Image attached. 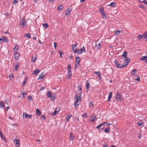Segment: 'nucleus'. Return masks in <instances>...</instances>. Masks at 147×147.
<instances>
[{"instance_id":"1","label":"nucleus","mask_w":147,"mask_h":147,"mask_svg":"<svg viewBox=\"0 0 147 147\" xmlns=\"http://www.w3.org/2000/svg\"><path fill=\"white\" fill-rule=\"evenodd\" d=\"M82 92H80L79 93L76 94L75 97V99L76 100L75 102L74 106L76 108L79 105V103H78L79 101H80L81 98H80L81 96Z\"/></svg>"},{"instance_id":"2","label":"nucleus","mask_w":147,"mask_h":147,"mask_svg":"<svg viewBox=\"0 0 147 147\" xmlns=\"http://www.w3.org/2000/svg\"><path fill=\"white\" fill-rule=\"evenodd\" d=\"M76 61L75 64V69H76L79 66L80 60V57H77L76 56Z\"/></svg>"},{"instance_id":"3","label":"nucleus","mask_w":147,"mask_h":147,"mask_svg":"<svg viewBox=\"0 0 147 147\" xmlns=\"http://www.w3.org/2000/svg\"><path fill=\"white\" fill-rule=\"evenodd\" d=\"M27 22L25 18L23 17L20 21V24L22 25L23 27L26 26Z\"/></svg>"},{"instance_id":"4","label":"nucleus","mask_w":147,"mask_h":147,"mask_svg":"<svg viewBox=\"0 0 147 147\" xmlns=\"http://www.w3.org/2000/svg\"><path fill=\"white\" fill-rule=\"evenodd\" d=\"M32 115L27 114L26 113H24L23 114V118L24 119L26 118L31 119L32 118Z\"/></svg>"},{"instance_id":"5","label":"nucleus","mask_w":147,"mask_h":147,"mask_svg":"<svg viewBox=\"0 0 147 147\" xmlns=\"http://www.w3.org/2000/svg\"><path fill=\"white\" fill-rule=\"evenodd\" d=\"M14 143L15 144L16 147H19L20 145V142L19 138L18 139H15L14 140Z\"/></svg>"},{"instance_id":"6","label":"nucleus","mask_w":147,"mask_h":147,"mask_svg":"<svg viewBox=\"0 0 147 147\" xmlns=\"http://www.w3.org/2000/svg\"><path fill=\"white\" fill-rule=\"evenodd\" d=\"M98 40L96 41V44L95 46V48L97 50L99 49L100 46L101 45V42L98 43Z\"/></svg>"},{"instance_id":"7","label":"nucleus","mask_w":147,"mask_h":147,"mask_svg":"<svg viewBox=\"0 0 147 147\" xmlns=\"http://www.w3.org/2000/svg\"><path fill=\"white\" fill-rule=\"evenodd\" d=\"M122 96L120 93H116V98L117 99H119L120 100H121L122 99L121 98Z\"/></svg>"},{"instance_id":"8","label":"nucleus","mask_w":147,"mask_h":147,"mask_svg":"<svg viewBox=\"0 0 147 147\" xmlns=\"http://www.w3.org/2000/svg\"><path fill=\"white\" fill-rule=\"evenodd\" d=\"M114 63L117 67L118 68H121V65L119 63L118 61H117L115 60Z\"/></svg>"},{"instance_id":"9","label":"nucleus","mask_w":147,"mask_h":147,"mask_svg":"<svg viewBox=\"0 0 147 147\" xmlns=\"http://www.w3.org/2000/svg\"><path fill=\"white\" fill-rule=\"evenodd\" d=\"M71 9H68L65 11V15L66 16H69L71 13Z\"/></svg>"},{"instance_id":"10","label":"nucleus","mask_w":147,"mask_h":147,"mask_svg":"<svg viewBox=\"0 0 147 147\" xmlns=\"http://www.w3.org/2000/svg\"><path fill=\"white\" fill-rule=\"evenodd\" d=\"M96 115L95 114L92 115L91 116V120L92 121L94 122L96 120Z\"/></svg>"},{"instance_id":"11","label":"nucleus","mask_w":147,"mask_h":147,"mask_svg":"<svg viewBox=\"0 0 147 147\" xmlns=\"http://www.w3.org/2000/svg\"><path fill=\"white\" fill-rule=\"evenodd\" d=\"M5 103L3 101H0V108H3L5 106Z\"/></svg>"},{"instance_id":"12","label":"nucleus","mask_w":147,"mask_h":147,"mask_svg":"<svg viewBox=\"0 0 147 147\" xmlns=\"http://www.w3.org/2000/svg\"><path fill=\"white\" fill-rule=\"evenodd\" d=\"M75 53H82V48L80 49H76V50H75Z\"/></svg>"},{"instance_id":"13","label":"nucleus","mask_w":147,"mask_h":147,"mask_svg":"<svg viewBox=\"0 0 147 147\" xmlns=\"http://www.w3.org/2000/svg\"><path fill=\"white\" fill-rule=\"evenodd\" d=\"M140 60L142 61H144L147 60V56L141 57L140 58Z\"/></svg>"},{"instance_id":"14","label":"nucleus","mask_w":147,"mask_h":147,"mask_svg":"<svg viewBox=\"0 0 147 147\" xmlns=\"http://www.w3.org/2000/svg\"><path fill=\"white\" fill-rule=\"evenodd\" d=\"M36 114L37 115L40 116L41 115V112L38 109L36 110Z\"/></svg>"},{"instance_id":"15","label":"nucleus","mask_w":147,"mask_h":147,"mask_svg":"<svg viewBox=\"0 0 147 147\" xmlns=\"http://www.w3.org/2000/svg\"><path fill=\"white\" fill-rule=\"evenodd\" d=\"M40 71V70L38 69H35L33 71V74L35 75L36 74L39 73Z\"/></svg>"},{"instance_id":"16","label":"nucleus","mask_w":147,"mask_h":147,"mask_svg":"<svg viewBox=\"0 0 147 147\" xmlns=\"http://www.w3.org/2000/svg\"><path fill=\"white\" fill-rule=\"evenodd\" d=\"M128 63L124 62L123 63L122 65L121 66V68H123L126 66L128 65Z\"/></svg>"},{"instance_id":"17","label":"nucleus","mask_w":147,"mask_h":147,"mask_svg":"<svg viewBox=\"0 0 147 147\" xmlns=\"http://www.w3.org/2000/svg\"><path fill=\"white\" fill-rule=\"evenodd\" d=\"M14 58L15 59H18L20 55L18 53H14Z\"/></svg>"},{"instance_id":"18","label":"nucleus","mask_w":147,"mask_h":147,"mask_svg":"<svg viewBox=\"0 0 147 147\" xmlns=\"http://www.w3.org/2000/svg\"><path fill=\"white\" fill-rule=\"evenodd\" d=\"M112 95V92H109L108 101H109L111 98Z\"/></svg>"},{"instance_id":"19","label":"nucleus","mask_w":147,"mask_h":147,"mask_svg":"<svg viewBox=\"0 0 147 147\" xmlns=\"http://www.w3.org/2000/svg\"><path fill=\"white\" fill-rule=\"evenodd\" d=\"M2 38L4 42H9V40L7 37L3 36L2 37Z\"/></svg>"},{"instance_id":"20","label":"nucleus","mask_w":147,"mask_h":147,"mask_svg":"<svg viewBox=\"0 0 147 147\" xmlns=\"http://www.w3.org/2000/svg\"><path fill=\"white\" fill-rule=\"evenodd\" d=\"M19 47L18 45H16L15 47L13 48V50L15 52H17L18 51V49H19Z\"/></svg>"},{"instance_id":"21","label":"nucleus","mask_w":147,"mask_h":147,"mask_svg":"<svg viewBox=\"0 0 147 147\" xmlns=\"http://www.w3.org/2000/svg\"><path fill=\"white\" fill-rule=\"evenodd\" d=\"M127 55V53L126 51H124L123 52L122 56L124 57V58H126Z\"/></svg>"},{"instance_id":"22","label":"nucleus","mask_w":147,"mask_h":147,"mask_svg":"<svg viewBox=\"0 0 147 147\" xmlns=\"http://www.w3.org/2000/svg\"><path fill=\"white\" fill-rule=\"evenodd\" d=\"M55 94H54L53 96H51V98H50V99L52 100H54L55 99Z\"/></svg>"},{"instance_id":"23","label":"nucleus","mask_w":147,"mask_h":147,"mask_svg":"<svg viewBox=\"0 0 147 147\" xmlns=\"http://www.w3.org/2000/svg\"><path fill=\"white\" fill-rule=\"evenodd\" d=\"M43 73H42L39 76L38 79H42L44 78L45 76L43 75Z\"/></svg>"},{"instance_id":"24","label":"nucleus","mask_w":147,"mask_h":147,"mask_svg":"<svg viewBox=\"0 0 147 147\" xmlns=\"http://www.w3.org/2000/svg\"><path fill=\"white\" fill-rule=\"evenodd\" d=\"M72 116L71 115H68L66 117V121H68Z\"/></svg>"},{"instance_id":"25","label":"nucleus","mask_w":147,"mask_h":147,"mask_svg":"<svg viewBox=\"0 0 147 147\" xmlns=\"http://www.w3.org/2000/svg\"><path fill=\"white\" fill-rule=\"evenodd\" d=\"M68 75L67 76V77L68 79H69L70 78V76L72 75V73L71 71H69L68 72Z\"/></svg>"},{"instance_id":"26","label":"nucleus","mask_w":147,"mask_h":147,"mask_svg":"<svg viewBox=\"0 0 147 147\" xmlns=\"http://www.w3.org/2000/svg\"><path fill=\"white\" fill-rule=\"evenodd\" d=\"M139 7L142 8L143 9H144L145 10H146L147 9V8L145 7H144V6L142 4L139 5Z\"/></svg>"},{"instance_id":"27","label":"nucleus","mask_w":147,"mask_h":147,"mask_svg":"<svg viewBox=\"0 0 147 147\" xmlns=\"http://www.w3.org/2000/svg\"><path fill=\"white\" fill-rule=\"evenodd\" d=\"M47 96L48 97L51 98V93L49 91H48L47 92Z\"/></svg>"},{"instance_id":"28","label":"nucleus","mask_w":147,"mask_h":147,"mask_svg":"<svg viewBox=\"0 0 147 147\" xmlns=\"http://www.w3.org/2000/svg\"><path fill=\"white\" fill-rule=\"evenodd\" d=\"M102 15V18L103 19H107V17L106 15L105 14V12L102 13H101Z\"/></svg>"},{"instance_id":"29","label":"nucleus","mask_w":147,"mask_h":147,"mask_svg":"<svg viewBox=\"0 0 147 147\" xmlns=\"http://www.w3.org/2000/svg\"><path fill=\"white\" fill-rule=\"evenodd\" d=\"M63 8V5H59L58 7V9L59 10H62Z\"/></svg>"},{"instance_id":"30","label":"nucleus","mask_w":147,"mask_h":147,"mask_svg":"<svg viewBox=\"0 0 147 147\" xmlns=\"http://www.w3.org/2000/svg\"><path fill=\"white\" fill-rule=\"evenodd\" d=\"M76 47V45H73L72 46V49L73 51L74 52L75 50H76V49H75V48Z\"/></svg>"},{"instance_id":"31","label":"nucleus","mask_w":147,"mask_h":147,"mask_svg":"<svg viewBox=\"0 0 147 147\" xmlns=\"http://www.w3.org/2000/svg\"><path fill=\"white\" fill-rule=\"evenodd\" d=\"M125 58V61L126 63H127L128 64L129 63L130 61V59L128 57H126V58Z\"/></svg>"},{"instance_id":"32","label":"nucleus","mask_w":147,"mask_h":147,"mask_svg":"<svg viewBox=\"0 0 147 147\" xmlns=\"http://www.w3.org/2000/svg\"><path fill=\"white\" fill-rule=\"evenodd\" d=\"M57 109H55V110L54 111V112H53V113H52L51 114L52 115H55L57 114V113H58L57 111H56V110Z\"/></svg>"},{"instance_id":"33","label":"nucleus","mask_w":147,"mask_h":147,"mask_svg":"<svg viewBox=\"0 0 147 147\" xmlns=\"http://www.w3.org/2000/svg\"><path fill=\"white\" fill-rule=\"evenodd\" d=\"M19 64L18 63H16V65L15 66V69L16 70L18 69V67H19Z\"/></svg>"},{"instance_id":"34","label":"nucleus","mask_w":147,"mask_h":147,"mask_svg":"<svg viewBox=\"0 0 147 147\" xmlns=\"http://www.w3.org/2000/svg\"><path fill=\"white\" fill-rule=\"evenodd\" d=\"M43 26L45 28H47L48 27V25L47 23L43 24Z\"/></svg>"},{"instance_id":"35","label":"nucleus","mask_w":147,"mask_h":147,"mask_svg":"<svg viewBox=\"0 0 147 147\" xmlns=\"http://www.w3.org/2000/svg\"><path fill=\"white\" fill-rule=\"evenodd\" d=\"M68 67L67 69L69 71H71V65L68 64Z\"/></svg>"},{"instance_id":"36","label":"nucleus","mask_w":147,"mask_h":147,"mask_svg":"<svg viewBox=\"0 0 147 147\" xmlns=\"http://www.w3.org/2000/svg\"><path fill=\"white\" fill-rule=\"evenodd\" d=\"M28 100H29L30 101H31L32 100V98L31 95L28 96Z\"/></svg>"},{"instance_id":"37","label":"nucleus","mask_w":147,"mask_h":147,"mask_svg":"<svg viewBox=\"0 0 147 147\" xmlns=\"http://www.w3.org/2000/svg\"><path fill=\"white\" fill-rule=\"evenodd\" d=\"M136 71L137 70L136 69H134L131 72V74L133 75H135Z\"/></svg>"},{"instance_id":"38","label":"nucleus","mask_w":147,"mask_h":147,"mask_svg":"<svg viewBox=\"0 0 147 147\" xmlns=\"http://www.w3.org/2000/svg\"><path fill=\"white\" fill-rule=\"evenodd\" d=\"M144 38L146 39H147V31L144 34Z\"/></svg>"},{"instance_id":"39","label":"nucleus","mask_w":147,"mask_h":147,"mask_svg":"<svg viewBox=\"0 0 147 147\" xmlns=\"http://www.w3.org/2000/svg\"><path fill=\"white\" fill-rule=\"evenodd\" d=\"M86 88L87 89H88L90 87V84H89V83L88 82H87L86 84Z\"/></svg>"},{"instance_id":"40","label":"nucleus","mask_w":147,"mask_h":147,"mask_svg":"<svg viewBox=\"0 0 147 147\" xmlns=\"http://www.w3.org/2000/svg\"><path fill=\"white\" fill-rule=\"evenodd\" d=\"M79 91L80 92H81L82 91V88L81 86L80 85L78 86L77 87Z\"/></svg>"},{"instance_id":"41","label":"nucleus","mask_w":147,"mask_h":147,"mask_svg":"<svg viewBox=\"0 0 147 147\" xmlns=\"http://www.w3.org/2000/svg\"><path fill=\"white\" fill-rule=\"evenodd\" d=\"M99 10L100 11H101V13H102L104 12V9L103 8H99Z\"/></svg>"},{"instance_id":"42","label":"nucleus","mask_w":147,"mask_h":147,"mask_svg":"<svg viewBox=\"0 0 147 147\" xmlns=\"http://www.w3.org/2000/svg\"><path fill=\"white\" fill-rule=\"evenodd\" d=\"M138 37L139 38L142 39L143 37H144V35H139L138 36Z\"/></svg>"},{"instance_id":"43","label":"nucleus","mask_w":147,"mask_h":147,"mask_svg":"<svg viewBox=\"0 0 147 147\" xmlns=\"http://www.w3.org/2000/svg\"><path fill=\"white\" fill-rule=\"evenodd\" d=\"M95 74L98 76L100 77V76H101V74L100 73V72L99 71H97L95 72Z\"/></svg>"},{"instance_id":"44","label":"nucleus","mask_w":147,"mask_h":147,"mask_svg":"<svg viewBox=\"0 0 147 147\" xmlns=\"http://www.w3.org/2000/svg\"><path fill=\"white\" fill-rule=\"evenodd\" d=\"M104 124H106L107 126H109L111 125L110 123L107 122H105L104 123H103Z\"/></svg>"},{"instance_id":"45","label":"nucleus","mask_w":147,"mask_h":147,"mask_svg":"<svg viewBox=\"0 0 147 147\" xmlns=\"http://www.w3.org/2000/svg\"><path fill=\"white\" fill-rule=\"evenodd\" d=\"M69 138H74L73 134L71 132H70V133Z\"/></svg>"},{"instance_id":"46","label":"nucleus","mask_w":147,"mask_h":147,"mask_svg":"<svg viewBox=\"0 0 147 147\" xmlns=\"http://www.w3.org/2000/svg\"><path fill=\"white\" fill-rule=\"evenodd\" d=\"M110 130L109 128H106L105 130V132H109Z\"/></svg>"},{"instance_id":"47","label":"nucleus","mask_w":147,"mask_h":147,"mask_svg":"<svg viewBox=\"0 0 147 147\" xmlns=\"http://www.w3.org/2000/svg\"><path fill=\"white\" fill-rule=\"evenodd\" d=\"M27 37L30 38H31L30 34V33L26 34H25Z\"/></svg>"},{"instance_id":"48","label":"nucleus","mask_w":147,"mask_h":147,"mask_svg":"<svg viewBox=\"0 0 147 147\" xmlns=\"http://www.w3.org/2000/svg\"><path fill=\"white\" fill-rule=\"evenodd\" d=\"M36 58H37V57H32V61H33V62H34L36 60Z\"/></svg>"},{"instance_id":"49","label":"nucleus","mask_w":147,"mask_h":147,"mask_svg":"<svg viewBox=\"0 0 147 147\" xmlns=\"http://www.w3.org/2000/svg\"><path fill=\"white\" fill-rule=\"evenodd\" d=\"M115 4V2H113L111 3L109 5V6H113Z\"/></svg>"},{"instance_id":"50","label":"nucleus","mask_w":147,"mask_h":147,"mask_svg":"<svg viewBox=\"0 0 147 147\" xmlns=\"http://www.w3.org/2000/svg\"><path fill=\"white\" fill-rule=\"evenodd\" d=\"M21 94L23 95L22 97L23 98H24L25 97L26 94V93H24V92H23V93H22Z\"/></svg>"},{"instance_id":"51","label":"nucleus","mask_w":147,"mask_h":147,"mask_svg":"<svg viewBox=\"0 0 147 147\" xmlns=\"http://www.w3.org/2000/svg\"><path fill=\"white\" fill-rule=\"evenodd\" d=\"M137 78L136 79H135L136 80H137L138 81H140V76H137Z\"/></svg>"},{"instance_id":"52","label":"nucleus","mask_w":147,"mask_h":147,"mask_svg":"<svg viewBox=\"0 0 147 147\" xmlns=\"http://www.w3.org/2000/svg\"><path fill=\"white\" fill-rule=\"evenodd\" d=\"M82 116L83 117H86L87 116V114L86 113H84L83 114Z\"/></svg>"},{"instance_id":"53","label":"nucleus","mask_w":147,"mask_h":147,"mask_svg":"<svg viewBox=\"0 0 147 147\" xmlns=\"http://www.w3.org/2000/svg\"><path fill=\"white\" fill-rule=\"evenodd\" d=\"M143 124V123L141 121L139 122L138 123V125L139 126H141Z\"/></svg>"},{"instance_id":"54","label":"nucleus","mask_w":147,"mask_h":147,"mask_svg":"<svg viewBox=\"0 0 147 147\" xmlns=\"http://www.w3.org/2000/svg\"><path fill=\"white\" fill-rule=\"evenodd\" d=\"M120 32V30H117L115 34L116 35H118L119 34Z\"/></svg>"},{"instance_id":"55","label":"nucleus","mask_w":147,"mask_h":147,"mask_svg":"<svg viewBox=\"0 0 147 147\" xmlns=\"http://www.w3.org/2000/svg\"><path fill=\"white\" fill-rule=\"evenodd\" d=\"M0 136L1 138H3V133L1 131H0Z\"/></svg>"},{"instance_id":"56","label":"nucleus","mask_w":147,"mask_h":147,"mask_svg":"<svg viewBox=\"0 0 147 147\" xmlns=\"http://www.w3.org/2000/svg\"><path fill=\"white\" fill-rule=\"evenodd\" d=\"M18 0H14V1L13 2V4H16L18 2Z\"/></svg>"},{"instance_id":"57","label":"nucleus","mask_w":147,"mask_h":147,"mask_svg":"<svg viewBox=\"0 0 147 147\" xmlns=\"http://www.w3.org/2000/svg\"><path fill=\"white\" fill-rule=\"evenodd\" d=\"M89 105H91L92 106H94V104L92 102L90 101L89 103Z\"/></svg>"},{"instance_id":"58","label":"nucleus","mask_w":147,"mask_h":147,"mask_svg":"<svg viewBox=\"0 0 147 147\" xmlns=\"http://www.w3.org/2000/svg\"><path fill=\"white\" fill-rule=\"evenodd\" d=\"M59 53H60V57H61V58H62V54H63V53L61 51H59Z\"/></svg>"},{"instance_id":"59","label":"nucleus","mask_w":147,"mask_h":147,"mask_svg":"<svg viewBox=\"0 0 147 147\" xmlns=\"http://www.w3.org/2000/svg\"><path fill=\"white\" fill-rule=\"evenodd\" d=\"M82 48V52H86V50H85V49L84 47H83Z\"/></svg>"},{"instance_id":"60","label":"nucleus","mask_w":147,"mask_h":147,"mask_svg":"<svg viewBox=\"0 0 147 147\" xmlns=\"http://www.w3.org/2000/svg\"><path fill=\"white\" fill-rule=\"evenodd\" d=\"M26 81H26L25 80H24V81L23 83V84H22V85L23 86H24L25 85V84H26Z\"/></svg>"},{"instance_id":"61","label":"nucleus","mask_w":147,"mask_h":147,"mask_svg":"<svg viewBox=\"0 0 147 147\" xmlns=\"http://www.w3.org/2000/svg\"><path fill=\"white\" fill-rule=\"evenodd\" d=\"M41 117L43 118L44 119H45V115H43L41 116Z\"/></svg>"},{"instance_id":"62","label":"nucleus","mask_w":147,"mask_h":147,"mask_svg":"<svg viewBox=\"0 0 147 147\" xmlns=\"http://www.w3.org/2000/svg\"><path fill=\"white\" fill-rule=\"evenodd\" d=\"M144 1H143L142 2L145 4H146V5H147V0H143Z\"/></svg>"},{"instance_id":"63","label":"nucleus","mask_w":147,"mask_h":147,"mask_svg":"<svg viewBox=\"0 0 147 147\" xmlns=\"http://www.w3.org/2000/svg\"><path fill=\"white\" fill-rule=\"evenodd\" d=\"M54 45L55 48L57 46V43L56 42H54Z\"/></svg>"},{"instance_id":"64","label":"nucleus","mask_w":147,"mask_h":147,"mask_svg":"<svg viewBox=\"0 0 147 147\" xmlns=\"http://www.w3.org/2000/svg\"><path fill=\"white\" fill-rule=\"evenodd\" d=\"M9 108V106H8L5 109V111H7Z\"/></svg>"}]
</instances>
